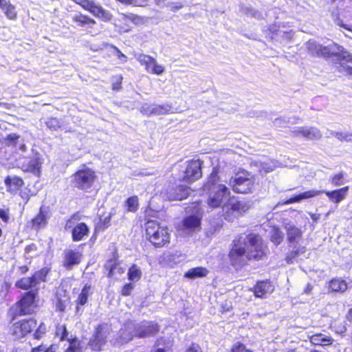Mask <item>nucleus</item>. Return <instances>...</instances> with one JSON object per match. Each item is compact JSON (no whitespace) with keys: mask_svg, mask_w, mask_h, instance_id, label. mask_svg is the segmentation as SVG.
<instances>
[{"mask_svg":"<svg viewBox=\"0 0 352 352\" xmlns=\"http://www.w3.org/2000/svg\"><path fill=\"white\" fill-rule=\"evenodd\" d=\"M284 234L278 228H273L271 231L270 239L275 245H279L283 240Z\"/></svg>","mask_w":352,"mask_h":352,"instance_id":"nucleus-34","label":"nucleus"},{"mask_svg":"<svg viewBox=\"0 0 352 352\" xmlns=\"http://www.w3.org/2000/svg\"><path fill=\"white\" fill-rule=\"evenodd\" d=\"M208 274V270L206 267H197L192 268L186 272L185 277L194 279L206 276Z\"/></svg>","mask_w":352,"mask_h":352,"instance_id":"nucleus-30","label":"nucleus"},{"mask_svg":"<svg viewBox=\"0 0 352 352\" xmlns=\"http://www.w3.org/2000/svg\"><path fill=\"white\" fill-rule=\"evenodd\" d=\"M111 47L114 50L113 54L116 55L122 63L126 62L127 57L122 54L118 48L113 45H112Z\"/></svg>","mask_w":352,"mask_h":352,"instance_id":"nucleus-51","label":"nucleus"},{"mask_svg":"<svg viewBox=\"0 0 352 352\" xmlns=\"http://www.w3.org/2000/svg\"><path fill=\"white\" fill-rule=\"evenodd\" d=\"M21 274H25L28 271V267L26 265H23L19 267Z\"/></svg>","mask_w":352,"mask_h":352,"instance_id":"nucleus-61","label":"nucleus"},{"mask_svg":"<svg viewBox=\"0 0 352 352\" xmlns=\"http://www.w3.org/2000/svg\"><path fill=\"white\" fill-rule=\"evenodd\" d=\"M172 12H176L184 7V4L180 1L171 2L168 4Z\"/></svg>","mask_w":352,"mask_h":352,"instance_id":"nucleus-54","label":"nucleus"},{"mask_svg":"<svg viewBox=\"0 0 352 352\" xmlns=\"http://www.w3.org/2000/svg\"><path fill=\"white\" fill-rule=\"evenodd\" d=\"M337 56L339 60L352 63V54L342 46L336 43L330 45L329 57Z\"/></svg>","mask_w":352,"mask_h":352,"instance_id":"nucleus-20","label":"nucleus"},{"mask_svg":"<svg viewBox=\"0 0 352 352\" xmlns=\"http://www.w3.org/2000/svg\"><path fill=\"white\" fill-rule=\"evenodd\" d=\"M227 206L228 208H225L224 210L226 212L242 214L249 210L250 205V203L246 201H236L234 202L231 199L227 204Z\"/></svg>","mask_w":352,"mask_h":352,"instance_id":"nucleus-21","label":"nucleus"},{"mask_svg":"<svg viewBox=\"0 0 352 352\" xmlns=\"http://www.w3.org/2000/svg\"><path fill=\"white\" fill-rule=\"evenodd\" d=\"M276 165L273 162H261V166L258 170L261 173H267L273 171Z\"/></svg>","mask_w":352,"mask_h":352,"instance_id":"nucleus-42","label":"nucleus"},{"mask_svg":"<svg viewBox=\"0 0 352 352\" xmlns=\"http://www.w3.org/2000/svg\"><path fill=\"white\" fill-rule=\"evenodd\" d=\"M72 21L76 23L78 26L84 27L89 24H95L94 19L82 14H75L72 16Z\"/></svg>","mask_w":352,"mask_h":352,"instance_id":"nucleus-32","label":"nucleus"},{"mask_svg":"<svg viewBox=\"0 0 352 352\" xmlns=\"http://www.w3.org/2000/svg\"><path fill=\"white\" fill-rule=\"evenodd\" d=\"M309 214H310L311 219L314 221H317L320 219V214H318L309 213Z\"/></svg>","mask_w":352,"mask_h":352,"instance_id":"nucleus-60","label":"nucleus"},{"mask_svg":"<svg viewBox=\"0 0 352 352\" xmlns=\"http://www.w3.org/2000/svg\"><path fill=\"white\" fill-rule=\"evenodd\" d=\"M159 331L157 323L152 321H143L135 323L133 321H128L120 331V342H128L134 336L144 338L153 336Z\"/></svg>","mask_w":352,"mask_h":352,"instance_id":"nucleus-3","label":"nucleus"},{"mask_svg":"<svg viewBox=\"0 0 352 352\" xmlns=\"http://www.w3.org/2000/svg\"><path fill=\"white\" fill-rule=\"evenodd\" d=\"M171 105L168 103L162 105L153 104V116L164 115L171 111Z\"/></svg>","mask_w":352,"mask_h":352,"instance_id":"nucleus-33","label":"nucleus"},{"mask_svg":"<svg viewBox=\"0 0 352 352\" xmlns=\"http://www.w3.org/2000/svg\"><path fill=\"white\" fill-rule=\"evenodd\" d=\"M77 215H73L66 223L65 228L72 229V236L74 241H82L85 236H88L89 229L86 223L80 222L75 223Z\"/></svg>","mask_w":352,"mask_h":352,"instance_id":"nucleus-10","label":"nucleus"},{"mask_svg":"<svg viewBox=\"0 0 352 352\" xmlns=\"http://www.w3.org/2000/svg\"><path fill=\"white\" fill-rule=\"evenodd\" d=\"M346 317L349 320L352 321V308L349 310Z\"/></svg>","mask_w":352,"mask_h":352,"instance_id":"nucleus-64","label":"nucleus"},{"mask_svg":"<svg viewBox=\"0 0 352 352\" xmlns=\"http://www.w3.org/2000/svg\"><path fill=\"white\" fill-rule=\"evenodd\" d=\"M76 3L80 5L83 9L89 11L96 17L103 20L108 21L110 19V14L105 11L99 4L96 3L90 0H72Z\"/></svg>","mask_w":352,"mask_h":352,"instance_id":"nucleus-11","label":"nucleus"},{"mask_svg":"<svg viewBox=\"0 0 352 352\" xmlns=\"http://www.w3.org/2000/svg\"><path fill=\"white\" fill-rule=\"evenodd\" d=\"M69 304V298L65 296L63 298L57 297L56 302V309L60 311H65L67 306Z\"/></svg>","mask_w":352,"mask_h":352,"instance_id":"nucleus-41","label":"nucleus"},{"mask_svg":"<svg viewBox=\"0 0 352 352\" xmlns=\"http://www.w3.org/2000/svg\"><path fill=\"white\" fill-rule=\"evenodd\" d=\"M184 229L188 230H194L200 226V218L195 215L186 217L183 221Z\"/></svg>","mask_w":352,"mask_h":352,"instance_id":"nucleus-28","label":"nucleus"},{"mask_svg":"<svg viewBox=\"0 0 352 352\" xmlns=\"http://www.w3.org/2000/svg\"><path fill=\"white\" fill-rule=\"evenodd\" d=\"M134 289V285L132 283L125 284L122 289L121 294L123 296H129Z\"/></svg>","mask_w":352,"mask_h":352,"instance_id":"nucleus-50","label":"nucleus"},{"mask_svg":"<svg viewBox=\"0 0 352 352\" xmlns=\"http://www.w3.org/2000/svg\"><path fill=\"white\" fill-rule=\"evenodd\" d=\"M329 135L336 137L340 141L352 142V133L330 131Z\"/></svg>","mask_w":352,"mask_h":352,"instance_id":"nucleus-38","label":"nucleus"},{"mask_svg":"<svg viewBox=\"0 0 352 352\" xmlns=\"http://www.w3.org/2000/svg\"><path fill=\"white\" fill-rule=\"evenodd\" d=\"M310 341L315 345L328 346L333 344V339L330 336L319 333L313 335L310 338Z\"/></svg>","mask_w":352,"mask_h":352,"instance_id":"nucleus-27","label":"nucleus"},{"mask_svg":"<svg viewBox=\"0 0 352 352\" xmlns=\"http://www.w3.org/2000/svg\"><path fill=\"white\" fill-rule=\"evenodd\" d=\"M12 335L15 336L16 338H21L25 336V333H23V327L19 322H16L12 327Z\"/></svg>","mask_w":352,"mask_h":352,"instance_id":"nucleus-40","label":"nucleus"},{"mask_svg":"<svg viewBox=\"0 0 352 352\" xmlns=\"http://www.w3.org/2000/svg\"><path fill=\"white\" fill-rule=\"evenodd\" d=\"M347 284L345 280L341 278H333L329 282V288L333 292H344L347 289Z\"/></svg>","mask_w":352,"mask_h":352,"instance_id":"nucleus-31","label":"nucleus"},{"mask_svg":"<svg viewBox=\"0 0 352 352\" xmlns=\"http://www.w3.org/2000/svg\"><path fill=\"white\" fill-rule=\"evenodd\" d=\"M0 8L8 19L14 20L16 18V8L10 0H0Z\"/></svg>","mask_w":352,"mask_h":352,"instance_id":"nucleus-25","label":"nucleus"},{"mask_svg":"<svg viewBox=\"0 0 352 352\" xmlns=\"http://www.w3.org/2000/svg\"><path fill=\"white\" fill-rule=\"evenodd\" d=\"M0 218L4 221V222H8V220H9V216H8V212L3 210V209H1L0 210Z\"/></svg>","mask_w":352,"mask_h":352,"instance_id":"nucleus-57","label":"nucleus"},{"mask_svg":"<svg viewBox=\"0 0 352 352\" xmlns=\"http://www.w3.org/2000/svg\"><path fill=\"white\" fill-rule=\"evenodd\" d=\"M36 294V293L34 291L25 293L22 298L18 302L21 314H31L34 311L36 307L35 304Z\"/></svg>","mask_w":352,"mask_h":352,"instance_id":"nucleus-14","label":"nucleus"},{"mask_svg":"<svg viewBox=\"0 0 352 352\" xmlns=\"http://www.w3.org/2000/svg\"><path fill=\"white\" fill-rule=\"evenodd\" d=\"M146 236L155 247H162L170 242V234L167 227L155 221H148L146 223Z\"/></svg>","mask_w":352,"mask_h":352,"instance_id":"nucleus-5","label":"nucleus"},{"mask_svg":"<svg viewBox=\"0 0 352 352\" xmlns=\"http://www.w3.org/2000/svg\"><path fill=\"white\" fill-rule=\"evenodd\" d=\"M81 254L78 252L68 250L65 252L64 265L67 268H72L80 262Z\"/></svg>","mask_w":352,"mask_h":352,"instance_id":"nucleus-23","label":"nucleus"},{"mask_svg":"<svg viewBox=\"0 0 352 352\" xmlns=\"http://www.w3.org/2000/svg\"><path fill=\"white\" fill-rule=\"evenodd\" d=\"M283 227L286 230L289 246L292 248V250L287 256L286 260L287 263H292L293 258L305 252L306 248L302 241V232L291 221H285L283 222Z\"/></svg>","mask_w":352,"mask_h":352,"instance_id":"nucleus-4","label":"nucleus"},{"mask_svg":"<svg viewBox=\"0 0 352 352\" xmlns=\"http://www.w3.org/2000/svg\"><path fill=\"white\" fill-rule=\"evenodd\" d=\"M46 126L51 130L56 131L61 128L62 123L56 118H50L45 122Z\"/></svg>","mask_w":352,"mask_h":352,"instance_id":"nucleus-39","label":"nucleus"},{"mask_svg":"<svg viewBox=\"0 0 352 352\" xmlns=\"http://www.w3.org/2000/svg\"><path fill=\"white\" fill-rule=\"evenodd\" d=\"M232 352H252L251 350L246 349L245 346L240 342L235 343L232 349Z\"/></svg>","mask_w":352,"mask_h":352,"instance_id":"nucleus-47","label":"nucleus"},{"mask_svg":"<svg viewBox=\"0 0 352 352\" xmlns=\"http://www.w3.org/2000/svg\"><path fill=\"white\" fill-rule=\"evenodd\" d=\"M122 77L121 76L117 77V82L113 84V90H119L120 88Z\"/></svg>","mask_w":352,"mask_h":352,"instance_id":"nucleus-58","label":"nucleus"},{"mask_svg":"<svg viewBox=\"0 0 352 352\" xmlns=\"http://www.w3.org/2000/svg\"><path fill=\"white\" fill-rule=\"evenodd\" d=\"M80 342L77 338L72 339L69 340V346L66 349L65 352H76L79 348Z\"/></svg>","mask_w":352,"mask_h":352,"instance_id":"nucleus-45","label":"nucleus"},{"mask_svg":"<svg viewBox=\"0 0 352 352\" xmlns=\"http://www.w3.org/2000/svg\"><path fill=\"white\" fill-rule=\"evenodd\" d=\"M345 70H346V72L348 75L349 76H352V67H349V66H347L346 68H345Z\"/></svg>","mask_w":352,"mask_h":352,"instance_id":"nucleus-63","label":"nucleus"},{"mask_svg":"<svg viewBox=\"0 0 352 352\" xmlns=\"http://www.w3.org/2000/svg\"><path fill=\"white\" fill-rule=\"evenodd\" d=\"M109 334V329L107 325H98L89 341V345L93 350L100 351L101 347L105 344Z\"/></svg>","mask_w":352,"mask_h":352,"instance_id":"nucleus-12","label":"nucleus"},{"mask_svg":"<svg viewBox=\"0 0 352 352\" xmlns=\"http://www.w3.org/2000/svg\"><path fill=\"white\" fill-rule=\"evenodd\" d=\"M90 290H91V285H88V284H86L82 289L81 292L79 294L78 299H77V304H78V305L76 306V311L77 312L80 311V307L78 305L82 306L87 303V302L88 300V297L91 294Z\"/></svg>","mask_w":352,"mask_h":352,"instance_id":"nucleus-29","label":"nucleus"},{"mask_svg":"<svg viewBox=\"0 0 352 352\" xmlns=\"http://www.w3.org/2000/svg\"><path fill=\"white\" fill-rule=\"evenodd\" d=\"M153 108V104L144 103L141 107L140 111L144 115L151 116H153V111H152Z\"/></svg>","mask_w":352,"mask_h":352,"instance_id":"nucleus-46","label":"nucleus"},{"mask_svg":"<svg viewBox=\"0 0 352 352\" xmlns=\"http://www.w3.org/2000/svg\"><path fill=\"white\" fill-rule=\"evenodd\" d=\"M229 186L236 193H252L255 188V177L248 171L242 170L230 179Z\"/></svg>","mask_w":352,"mask_h":352,"instance_id":"nucleus-7","label":"nucleus"},{"mask_svg":"<svg viewBox=\"0 0 352 352\" xmlns=\"http://www.w3.org/2000/svg\"><path fill=\"white\" fill-rule=\"evenodd\" d=\"M292 133L295 137H304L307 140H318L322 136L320 131L315 127H295L292 131Z\"/></svg>","mask_w":352,"mask_h":352,"instance_id":"nucleus-15","label":"nucleus"},{"mask_svg":"<svg viewBox=\"0 0 352 352\" xmlns=\"http://www.w3.org/2000/svg\"><path fill=\"white\" fill-rule=\"evenodd\" d=\"M331 182L335 186L343 185L344 184V174L342 172L336 174L331 178Z\"/></svg>","mask_w":352,"mask_h":352,"instance_id":"nucleus-43","label":"nucleus"},{"mask_svg":"<svg viewBox=\"0 0 352 352\" xmlns=\"http://www.w3.org/2000/svg\"><path fill=\"white\" fill-rule=\"evenodd\" d=\"M141 275V270L136 265H133L129 268L128 278L130 280H138L140 278Z\"/></svg>","mask_w":352,"mask_h":352,"instance_id":"nucleus-37","label":"nucleus"},{"mask_svg":"<svg viewBox=\"0 0 352 352\" xmlns=\"http://www.w3.org/2000/svg\"><path fill=\"white\" fill-rule=\"evenodd\" d=\"M287 122L294 124L295 123V121L288 120L287 122H286L285 120L283 118H277L274 120V124L275 126L277 127H283L286 126V124Z\"/></svg>","mask_w":352,"mask_h":352,"instance_id":"nucleus-53","label":"nucleus"},{"mask_svg":"<svg viewBox=\"0 0 352 352\" xmlns=\"http://www.w3.org/2000/svg\"><path fill=\"white\" fill-rule=\"evenodd\" d=\"M245 12L247 15L255 17L256 19H260L263 17L261 12L255 10L252 8H246Z\"/></svg>","mask_w":352,"mask_h":352,"instance_id":"nucleus-49","label":"nucleus"},{"mask_svg":"<svg viewBox=\"0 0 352 352\" xmlns=\"http://www.w3.org/2000/svg\"><path fill=\"white\" fill-rule=\"evenodd\" d=\"M139 63L145 67V69L150 74L161 75L164 72V67L157 63L156 59L148 55L140 54L138 57Z\"/></svg>","mask_w":352,"mask_h":352,"instance_id":"nucleus-13","label":"nucleus"},{"mask_svg":"<svg viewBox=\"0 0 352 352\" xmlns=\"http://www.w3.org/2000/svg\"><path fill=\"white\" fill-rule=\"evenodd\" d=\"M208 189V204L210 208H221L223 211L228 208L227 204L231 200V192L225 184H223L216 168H214L208 177L206 184Z\"/></svg>","mask_w":352,"mask_h":352,"instance_id":"nucleus-2","label":"nucleus"},{"mask_svg":"<svg viewBox=\"0 0 352 352\" xmlns=\"http://www.w3.org/2000/svg\"><path fill=\"white\" fill-rule=\"evenodd\" d=\"M306 45L309 52L311 54L324 58L329 57L330 45L322 46L312 40H309Z\"/></svg>","mask_w":352,"mask_h":352,"instance_id":"nucleus-19","label":"nucleus"},{"mask_svg":"<svg viewBox=\"0 0 352 352\" xmlns=\"http://www.w3.org/2000/svg\"><path fill=\"white\" fill-rule=\"evenodd\" d=\"M242 237L238 241H234L230 252V259L234 266L245 265L248 261L259 260L265 254V245L257 234H250L241 242Z\"/></svg>","mask_w":352,"mask_h":352,"instance_id":"nucleus-1","label":"nucleus"},{"mask_svg":"<svg viewBox=\"0 0 352 352\" xmlns=\"http://www.w3.org/2000/svg\"><path fill=\"white\" fill-rule=\"evenodd\" d=\"M19 138V135H16V133H11L8 135L6 140L10 143H15V142L18 140Z\"/></svg>","mask_w":352,"mask_h":352,"instance_id":"nucleus-56","label":"nucleus"},{"mask_svg":"<svg viewBox=\"0 0 352 352\" xmlns=\"http://www.w3.org/2000/svg\"><path fill=\"white\" fill-rule=\"evenodd\" d=\"M186 352H202V351L198 344L193 343L186 349Z\"/></svg>","mask_w":352,"mask_h":352,"instance_id":"nucleus-55","label":"nucleus"},{"mask_svg":"<svg viewBox=\"0 0 352 352\" xmlns=\"http://www.w3.org/2000/svg\"><path fill=\"white\" fill-rule=\"evenodd\" d=\"M43 161L41 159L39 154L36 153L32 158L29 160L27 163H23L21 168L25 172H30L34 175L39 177L41 175V168Z\"/></svg>","mask_w":352,"mask_h":352,"instance_id":"nucleus-16","label":"nucleus"},{"mask_svg":"<svg viewBox=\"0 0 352 352\" xmlns=\"http://www.w3.org/2000/svg\"><path fill=\"white\" fill-rule=\"evenodd\" d=\"M43 349H43V346H41H41H37V347H34V348H33V349H32V352H38V351H43Z\"/></svg>","mask_w":352,"mask_h":352,"instance_id":"nucleus-62","label":"nucleus"},{"mask_svg":"<svg viewBox=\"0 0 352 352\" xmlns=\"http://www.w3.org/2000/svg\"><path fill=\"white\" fill-rule=\"evenodd\" d=\"M59 331H61L60 340H66L68 336V332L67 331L66 327L65 325H60L57 327L56 332L57 336H59Z\"/></svg>","mask_w":352,"mask_h":352,"instance_id":"nucleus-52","label":"nucleus"},{"mask_svg":"<svg viewBox=\"0 0 352 352\" xmlns=\"http://www.w3.org/2000/svg\"><path fill=\"white\" fill-rule=\"evenodd\" d=\"M36 247L34 244H31L25 248V252L26 254H30L32 251H35Z\"/></svg>","mask_w":352,"mask_h":352,"instance_id":"nucleus-59","label":"nucleus"},{"mask_svg":"<svg viewBox=\"0 0 352 352\" xmlns=\"http://www.w3.org/2000/svg\"><path fill=\"white\" fill-rule=\"evenodd\" d=\"M190 189L187 186L178 185L175 188H168L166 192V197L170 200H182L188 197Z\"/></svg>","mask_w":352,"mask_h":352,"instance_id":"nucleus-18","label":"nucleus"},{"mask_svg":"<svg viewBox=\"0 0 352 352\" xmlns=\"http://www.w3.org/2000/svg\"><path fill=\"white\" fill-rule=\"evenodd\" d=\"M46 332V326L41 323L36 329L34 336L36 339L39 340Z\"/></svg>","mask_w":352,"mask_h":352,"instance_id":"nucleus-48","label":"nucleus"},{"mask_svg":"<svg viewBox=\"0 0 352 352\" xmlns=\"http://www.w3.org/2000/svg\"><path fill=\"white\" fill-rule=\"evenodd\" d=\"M119 20L120 21L124 22L126 25H128L129 23H138V21H139V17L132 14L128 15L122 14Z\"/></svg>","mask_w":352,"mask_h":352,"instance_id":"nucleus-44","label":"nucleus"},{"mask_svg":"<svg viewBox=\"0 0 352 352\" xmlns=\"http://www.w3.org/2000/svg\"><path fill=\"white\" fill-rule=\"evenodd\" d=\"M125 206L127 210L129 212H136L138 209V198L137 196H133L128 198L125 202Z\"/></svg>","mask_w":352,"mask_h":352,"instance_id":"nucleus-36","label":"nucleus"},{"mask_svg":"<svg viewBox=\"0 0 352 352\" xmlns=\"http://www.w3.org/2000/svg\"><path fill=\"white\" fill-rule=\"evenodd\" d=\"M349 191V187L346 186L338 190H332V191H321L317 190H310L302 193H300L298 195H296L293 197L289 198L287 201L284 202V204H291L293 203L300 202L302 199H309L314 197H316L321 193H325V195L329 197V199L336 203L338 204L342 201L346 197L347 192Z\"/></svg>","mask_w":352,"mask_h":352,"instance_id":"nucleus-6","label":"nucleus"},{"mask_svg":"<svg viewBox=\"0 0 352 352\" xmlns=\"http://www.w3.org/2000/svg\"><path fill=\"white\" fill-rule=\"evenodd\" d=\"M181 174L178 179L191 183L201 177V162L200 160H189L181 166Z\"/></svg>","mask_w":352,"mask_h":352,"instance_id":"nucleus-8","label":"nucleus"},{"mask_svg":"<svg viewBox=\"0 0 352 352\" xmlns=\"http://www.w3.org/2000/svg\"><path fill=\"white\" fill-rule=\"evenodd\" d=\"M274 291V287L270 281L258 282L254 287V294L258 298H265L267 294Z\"/></svg>","mask_w":352,"mask_h":352,"instance_id":"nucleus-22","label":"nucleus"},{"mask_svg":"<svg viewBox=\"0 0 352 352\" xmlns=\"http://www.w3.org/2000/svg\"><path fill=\"white\" fill-rule=\"evenodd\" d=\"M47 208L41 207L39 213L32 219V227L35 229H40L47 224Z\"/></svg>","mask_w":352,"mask_h":352,"instance_id":"nucleus-26","label":"nucleus"},{"mask_svg":"<svg viewBox=\"0 0 352 352\" xmlns=\"http://www.w3.org/2000/svg\"><path fill=\"white\" fill-rule=\"evenodd\" d=\"M95 178V173L84 166L82 169L73 175L72 182L74 187L87 190L91 187Z\"/></svg>","mask_w":352,"mask_h":352,"instance_id":"nucleus-9","label":"nucleus"},{"mask_svg":"<svg viewBox=\"0 0 352 352\" xmlns=\"http://www.w3.org/2000/svg\"><path fill=\"white\" fill-rule=\"evenodd\" d=\"M20 322L23 327V333L25 335L30 333L36 327V321L32 318L21 320Z\"/></svg>","mask_w":352,"mask_h":352,"instance_id":"nucleus-35","label":"nucleus"},{"mask_svg":"<svg viewBox=\"0 0 352 352\" xmlns=\"http://www.w3.org/2000/svg\"><path fill=\"white\" fill-rule=\"evenodd\" d=\"M44 276L43 271L36 272L31 277L22 278L16 281L15 286L18 288L27 290L36 286Z\"/></svg>","mask_w":352,"mask_h":352,"instance_id":"nucleus-17","label":"nucleus"},{"mask_svg":"<svg viewBox=\"0 0 352 352\" xmlns=\"http://www.w3.org/2000/svg\"><path fill=\"white\" fill-rule=\"evenodd\" d=\"M5 184L8 191L11 193H16L23 185V181L19 177H7L5 179Z\"/></svg>","mask_w":352,"mask_h":352,"instance_id":"nucleus-24","label":"nucleus"}]
</instances>
